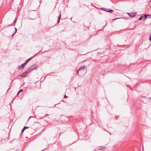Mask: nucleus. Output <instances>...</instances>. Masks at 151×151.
Here are the masks:
<instances>
[{
    "label": "nucleus",
    "instance_id": "f257e3e1",
    "mask_svg": "<svg viewBox=\"0 0 151 151\" xmlns=\"http://www.w3.org/2000/svg\"><path fill=\"white\" fill-rule=\"evenodd\" d=\"M100 9H103L104 10L109 12L111 13H112L114 12V11L113 10H112L111 9H107L105 8H101Z\"/></svg>",
    "mask_w": 151,
    "mask_h": 151
},
{
    "label": "nucleus",
    "instance_id": "f03ea898",
    "mask_svg": "<svg viewBox=\"0 0 151 151\" xmlns=\"http://www.w3.org/2000/svg\"><path fill=\"white\" fill-rule=\"evenodd\" d=\"M36 68V65H33L30 67L28 69L29 71V72L31 71V70H33L34 69H35Z\"/></svg>",
    "mask_w": 151,
    "mask_h": 151
},
{
    "label": "nucleus",
    "instance_id": "7ed1b4c3",
    "mask_svg": "<svg viewBox=\"0 0 151 151\" xmlns=\"http://www.w3.org/2000/svg\"><path fill=\"white\" fill-rule=\"evenodd\" d=\"M137 14V13L136 12L128 13L129 15L131 18H133Z\"/></svg>",
    "mask_w": 151,
    "mask_h": 151
},
{
    "label": "nucleus",
    "instance_id": "20e7f679",
    "mask_svg": "<svg viewBox=\"0 0 151 151\" xmlns=\"http://www.w3.org/2000/svg\"><path fill=\"white\" fill-rule=\"evenodd\" d=\"M29 72V71L27 69L26 71L24 72L21 75V76H22L23 77H25L26 75L28 74Z\"/></svg>",
    "mask_w": 151,
    "mask_h": 151
},
{
    "label": "nucleus",
    "instance_id": "39448f33",
    "mask_svg": "<svg viewBox=\"0 0 151 151\" xmlns=\"http://www.w3.org/2000/svg\"><path fill=\"white\" fill-rule=\"evenodd\" d=\"M26 64H27L25 62L23 64H22L21 65L18 67V69L19 70L22 69L23 68L24 66Z\"/></svg>",
    "mask_w": 151,
    "mask_h": 151
},
{
    "label": "nucleus",
    "instance_id": "423d86ee",
    "mask_svg": "<svg viewBox=\"0 0 151 151\" xmlns=\"http://www.w3.org/2000/svg\"><path fill=\"white\" fill-rule=\"evenodd\" d=\"M146 19V17L145 15H143V16H142L140 17V18L138 19V20H141L142 19L145 20Z\"/></svg>",
    "mask_w": 151,
    "mask_h": 151
},
{
    "label": "nucleus",
    "instance_id": "0eeeda50",
    "mask_svg": "<svg viewBox=\"0 0 151 151\" xmlns=\"http://www.w3.org/2000/svg\"><path fill=\"white\" fill-rule=\"evenodd\" d=\"M86 68L85 66H82L81 67L78 69V71H81L82 70H83L85 69Z\"/></svg>",
    "mask_w": 151,
    "mask_h": 151
},
{
    "label": "nucleus",
    "instance_id": "6e6552de",
    "mask_svg": "<svg viewBox=\"0 0 151 151\" xmlns=\"http://www.w3.org/2000/svg\"><path fill=\"white\" fill-rule=\"evenodd\" d=\"M105 147H99L98 150H104L105 149Z\"/></svg>",
    "mask_w": 151,
    "mask_h": 151
},
{
    "label": "nucleus",
    "instance_id": "1a4fd4ad",
    "mask_svg": "<svg viewBox=\"0 0 151 151\" xmlns=\"http://www.w3.org/2000/svg\"><path fill=\"white\" fill-rule=\"evenodd\" d=\"M35 55L32 56L31 57L29 58H28V59H27L25 61V62H26V63H27L30 60H31L32 59V57H34Z\"/></svg>",
    "mask_w": 151,
    "mask_h": 151
},
{
    "label": "nucleus",
    "instance_id": "9d476101",
    "mask_svg": "<svg viewBox=\"0 0 151 151\" xmlns=\"http://www.w3.org/2000/svg\"><path fill=\"white\" fill-rule=\"evenodd\" d=\"M28 128V127H26V126H24L23 127V128L22 129V131H21V133H22L25 129H27Z\"/></svg>",
    "mask_w": 151,
    "mask_h": 151
},
{
    "label": "nucleus",
    "instance_id": "9b49d317",
    "mask_svg": "<svg viewBox=\"0 0 151 151\" xmlns=\"http://www.w3.org/2000/svg\"><path fill=\"white\" fill-rule=\"evenodd\" d=\"M145 16L146 17V19H147V18H151V15L150 14H145Z\"/></svg>",
    "mask_w": 151,
    "mask_h": 151
},
{
    "label": "nucleus",
    "instance_id": "f8f14e48",
    "mask_svg": "<svg viewBox=\"0 0 151 151\" xmlns=\"http://www.w3.org/2000/svg\"><path fill=\"white\" fill-rule=\"evenodd\" d=\"M23 91L22 89L20 90L17 93V95H18L21 92H22Z\"/></svg>",
    "mask_w": 151,
    "mask_h": 151
},
{
    "label": "nucleus",
    "instance_id": "ddd939ff",
    "mask_svg": "<svg viewBox=\"0 0 151 151\" xmlns=\"http://www.w3.org/2000/svg\"><path fill=\"white\" fill-rule=\"evenodd\" d=\"M16 32L14 31V32H13V34H12V36H13V35H14L15 34V33H16Z\"/></svg>",
    "mask_w": 151,
    "mask_h": 151
},
{
    "label": "nucleus",
    "instance_id": "4468645a",
    "mask_svg": "<svg viewBox=\"0 0 151 151\" xmlns=\"http://www.w3.org/2000/svg\"><path fill=\"white\" fill-rule=\"evenodd\" d=\"M58 17H61V13L60 12V13Z\"/></svg>",
    "mask_w": 151,
    "mask_h": 151
},
{
    "label": "nucleus",
    "instance_id": "2eb2a0df",
    "mask_svg": "<svg viewBox=\"0 0 151 151\" xmlns=\"http://www.w3.org/2000/svg\"><path fill=\"white\" fill-rule=\"evenodd\" d=\"M60 19H58L57 22V23H59V22H60Z\"/></svg>",
    "mask_w": 151,
    "mask_h": 151
},
{
    "label": "nucleus",
    "instance_id": "dca6fc26",
    "mask_svg": "<svg viewBox=\"0 0 151 151\" xmlns=\"http://www.w3.org/2000/svg\"><path fill=\"white\" fill-rule=\"evenodd\" d=\"M48 115H49V114H45V116L44 117H43L44 118L47 116H48Z\"/></svg>",
    "mask_w": 151,
    "mask_h": 151
},
{
    "label": "nucleus",
    "instance_id": "f3484780",
    "mask_svg": "<svg viewBox=\"0 0 151 151\" xmlns=\"http://www.w3.org/2000/svg\"><path fill=\"white\" fill-rule=\"evenodd\" d=\"M78 72H79V71H78V70L77 71V73H76V74L77 75H78Z\"/></svg>",
    "mask_w": 151,
    "mask_h": 151
},
{
    "label": "nucleus",
    "instance_id": "a211bd4d",
    "mask_svg": "<svg viewBox=\"0 0 151 151\" xmlns=\"http://www.w3.org/2000/svg\"><path fill=\"white\" fill-rule=\"evenodd\" d=\"M119 19V18H115V19H113V20H112V21H114V20H116V19Z\"/></svg>",
    "mask_w": 151,
    "mask_h": 151
},
{
    "label": "nucleus",
    "instance_id": "6ab92c4d",
    "mask_svg": "<svg viewBox=\"0 0 151 151\" xmlns=\"http://www.w3.org/2000/svg\"><path fill=\"white\" fill-rule=\"evenodd\" d=\"M15 32H17V29L15 27Z\"/></svg>",
    "mask_w": 151,
    "mask_h": 151
},
{
    "label": "nucleus",
    "instance_id": "aec40b11",
    "mask_svg": "<svg viewBox=\"0 0 151 151\" xmlns=\"http://www.w3.org/2000/svg\"><path fill=\"white\" fill-rule=\"evenodd\" d=\"M61 17H58V19H60Z\"/></svg>",
    "mask_w": 151,
    "mask_h": 151
},
{
    "label": "nucleus",
    "instance_id": "412c9836",
    "mask_svg": "<svg viewBox=\"0 0 151 151\" xmlns=\"http://www.w3.org/2000/svg\"><path fill=\"white\" fill-rule=\"evenodd\" d=\"M64 97L65 98H67V97H67V96H66L65 95L64 96Z\"/></svg>",
    "mask_w": 151,
    "mask_h": 151
},
{
    "label": "nucleus",
    "instance_id": "4be33fe9",
    "mask_svg": "<svg viewBox=\"0 0 151 151\" xmlns=\"http://www.w3.org/2000/svg\"><path fill=\"white\" fill-rule=\"evenodd\" d=\"M29 19H31V20H33V19H32V18H29Z\"/></svg>",
    "mask_w": 151,
    "mask_h": 151
},
{
    "label": "nucleus",
    "instance_id": "5701e85b",
    "mask_svg": "<svg viewBox=\"0 0 151 151\" xmlns=\"http://www.w3.org/2000/svg\"><path fill=\"white\" fill-rule=\"evenodd\" d=\"M16 20H15L14 21V23H15V22H16Z\"/></svg>",
    "mask_w": 151,
    "mask_h": 151
},
{
    "label": "nucleus",
    "instance_id": "b1692460",
    "mask_svg": "<svg viewBox=\"0 0 151 151\" xmlns=\"http://www.w3.org/2000/svg\"><path fill=\"white\" fill-rule=\"evenodd\" d=\"M31 117H32L31 116H30V117H29V119Z\"/></svg>",
    "mask_w": 151,
    "mask_h": 151
},
{
    "label": "nucleus",
    "instance_id": "393cba45",
    "mask_svg": "<svg viewBox=\"0 0 151 151\" xmlns=\"http://www.w3.org/2000/svg\"><path fill=\"white\" fill-rule=\"evenodd\" d=\"M12 24H10V25H12Z\"/></svg>",
    "mask_w": 151,
    "mask_h": 151
},
{
    "label": "nucleus",
    "instance_id": "a878e982",
    "mask_svg": "<svg viewBox=\"0 0 151 151\" xmlns=\"http://www.w3.org/2000/svg\"><path fill=\"white\" fill-rule=\"evenodd\" d=\"M150 99H151V98H150Z\"/></svg>",
    "mask_w": 151,
    "mask_h": 151
}]
</instances>
